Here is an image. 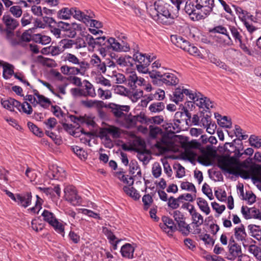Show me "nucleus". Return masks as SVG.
I'll return each instance as SVG.
<instances>
[{
	"instance_id": "nucleus-1",
	"label": "nucleus",
	"mask_w": 261,
	"mask_h": 261,
	"mask_svg": "<svg viewBox=\"0 0 261 261\" xmlns=\"http://www.w3.org/2000/svg\"><path fill=\"white\" fill-rule=\"evenodd\" d=\"M215 0H187L184 10L194 21L204 19L213 11Z\"/></svg>"
},
{
	"instance_id": "nucleus-2",
	"label": "nucleus",
	"mask_w": 261,
	"mask_h": 261,
	"mask_svg": "<svg viewBox=\"0 0 261 261\" xmlns=\"http://www.w3.org/2000/svg\"><path fill=\"white\" fill-rule=\"evenodd\" d=\"M154 10L149 11L152 18L158 23L170 25L178 16L173 6L163 0H156L153 3Z\"/></svg>"
},
{
	"instance_id": "nucleus-3",
	"label": "nucleus",
	"mask_w": 261,
	"mask_h": 261,
	"mask_svg": "<svg viewBox=\"0 0 261 261\" xmlns=\"http://www.w3.org/2000/svg\"><path fill=\"white\" fill-rule=\"evenodd\" d=\"M156 58L154 56H146L139 52L138 50L133 55V59L136 63V67L137 70L143 73H149L148 66L151 62Z\"/></svg>"
},
{
	"instance_id": "nucleus-4",
	"label": "nucleus",
	"mask_w": 261,
	"mask_h": 261,
	"mask_svg": "<svg viewBox=\"0 0 261 261\" xmlns=\"http://www.w3.org/2000/svg\"><path fill=\"white\" fill-rule=\"evenodd\" d=\"M149 76L153 79L152 82H156V80L162 82L167 86H175L179 82L177 77L171 73H163L162 71L153 70L149 73Z\"/></svg>"
},
{
	"instance_id": "nucleus-5",
	"label": "nucleus",
	"mask_w": 261,
	"mask_h": 261,
	"mask_svg": "<svg viewBox=\"0 0 261 261\" xmlns=\"http://www.w3.org/2000/svg\"><path fill=\"white\" fill-rule=\"evenodd\" d=\"M174 218L177 230L180 232L184 236H188L191 232V227L186 223V218L181 212L179 210H175L172 213H170Z\"/></svg>"
},
{
	"instance_id": "nucleus-6",
	"label": "nucleus",
	"mask_w": 261,
	"mask_h": 261,
	"mask_svg": "<svg viewBox=\"0 0 261 261\" xmlns=\"http://www.w3.org/2000/svg\"><path fill=\"white\" fill-rule=\"evenodd\" d=\"M65 199L74 206L81 204L82 200L81 197L77 194L75 188L72 186H67L64 189Z\"/></svg>"
},
{
	"instance_id": "nucleus-7",
	"label": "nucleus",
	"mask_w": 261,
	"mask_h": 261,
	"mask_svg": "<svg viewBox=\"0 0 261 261\" xmlns=\"http://www.w3.org/2000/svg\"><path fill=\"white\" fill-rule=\"evenodd\" d=\"M194 93L192 90L186 89L184 87H179L175 89L173 95L171 96V99L176 104L183 100L184 95L188 96L190 99L193 100Z\"/></svg>"
},
{
	"instance_id": "nucleus-8",
	"label": "nucleus",
	"mask_w": 261,
	"mask_h": 261,
	"mask_svg": "<svg viewBox=\"0 0 261 261\" xmlns=\"http://www.w3.org/2000/svg\"><path fill=\"white\" fill-rule=\"evenodd\" d=\"M57 26L62 29V31L66 32V35L70 38H74L76 35L77 31H81V24L76 23H68L62 21H59Z\"/></svg>"
},
{
	"instance_id": "nucleus-9",
	"label": "nucleus",
	"mask_w": 261,
	"mask_h": 261,
	"mask_svg": "<svg viewBox=\"0 0 261 261\" xmlns=\"http://www.w3.org/2000/svg\"><path fill=\"white\" fill-rule=\"evenodd\" d=\"M110 110L114 117L116 119H122L125 116V112H128L130 107L126 105H119L114 103H110L107 107Z\"/></svg>"
},
{
	"instance_id": "nucleus-10",
	"label": "nucleus",
	"mask_w": 261,
	"mask_h": 261,
	"mask_svg": "<svg viewBox=\"0 0 261 261\" xmlns=\"http://www.w3.org/2000/svg\"><path fill=\"white\" fill-rule=\"evenodd\" d=\"M80 9L76 7L63 8L58 12V18L61 19H68L72 16L75 19L81 18Z\"/></svg>"
},
{
	"instance_id": "nucleus-11",
	"label": "nucleus",
	"mask_w": 261,
	"mask_h": 261,
	"mask_svg": "<svg viewBox=\"0 0 261 261\" xmlns=\"http://www.w3.org/2000/svg\"><path fill=\"white\" fill-rule=\"evenodd\" d=\"M2 20L5 25V28L2 29L0 26L1 32L15 31L19 24L18 20L8 14H5L3 16Z\"/></svg>"
},
{
	"instance_id": "nucleus-12",
	"label": "nucleus",
	"mask_w": 261,
	"mask_h": 261,
	"mask_svg": "<svg viewBox=\"0 0 261 261\" xmlns=\"http://www.w3.org/2000/svg\"><path fill=\"white\" fill-rule=\"evenodd\" d=\"M85 39L88 45L93 48L96 46L99 47L108 46L107 43L109 42V38L105 36L94 38L91 35L88 34L85 36Z\"/></svg>"
},
{
	"instance_id": "nucleus-13",
	"label": "nucleus",
	"mask_w": 261,
	"mask_h": 261,
	"mask_svg": "<svg viewBox=\"0 0 261 261\" xmlns=\"http://www.w3.org/2000/svg\"><path fill=\"white\" fill-rule=\"evenodd\" d=\"M122 44L119 42L114 38H109V42L107 43L110 50L116 51L126 52L129 50L130 47L127 42L122 41Z\"/></svg>"
},
{
	"instance_id": "nucleus-14",
	"label": "nucleus",
	"mask_w": 261,
	"mask_h": 261,
	"mask_svg": "<svg viewBox=\"0 0 261 261\" xmlns=\"http://www.w3.org/2000/svg\"><path fill=\"white\" fill-rule=\"evenodd\" d=\"M65 171L57 165H52L47 173V176L51 179L62 180L66 177Z\"/></svg>"
},
{
	"instance_id": "nucleus-15",
	"label": "nucleus",
	"mask_w": 261,
	"mask_h": 261,
	"mask_svg": "<svg viewBox=\"0 0 261 261\" xmlns=\"http://www.w3.org/2000/svg\"><path fill=\"white\" fill-rule=\"evenodd\" d=\"M163 224H160V227L165 232H167L169 235H172L173 232L177 231L175 223L173 220L167 216H163L162 218Z\"/></svg>"
},
{
	"instance_id": "nucleus-16",
	"label": "nucleus",
	"mask_w": 261,
	"mask_h": 261,
	"mask_svg": "<svg viewBox=\"0 0 261 261\" xmlns=\"http://www.w3.org/2000/svg\"><path fill=\"white\" fill-rule=\"evenodd\" d=\"M4 33H5V39L11 46L15 47L20 45V41L18 32H15L14 31H12L4 32Z\"/></svg>"
},
{
	"instance_id": "nucleus-17",
	"label": "nucleus",
	"mask_w": 261,
	"mask_h": 261,
	"mask_svg": "<svg viewBox=\"0 0 261 261\" xmlns=\"http://www.w3.org/2000/svg\"><path fill=\"white\" fill-rule=\"evenodd\" d=\"M146 96V99L141 101L142 105L146 106L149 101L153 100H163L165 97V92L160 89H158L155 90H152L151 92Z\"/></svg>"
},
{
	"instance_id": "nucleus-18",
	"label": "nucleus",
	"mask_w": 261,
	"mask_h": 261,
	"mask_svg": "<svg viewBox=\"0 0 261 261\" xmlns=\"http://www.w3.org/2000/svg\"><path fill=\"white\" fill-rule=\"evenodd\" d=\"M194 99L193 100L195 101H198L197 105L200 108L205 107L207 109H210V108H213V105H212V102L209 98L206 97H203V95L200 92H194Z\"/></svg>"
},
{
	"instance_id": "nucleus-19",
	"label": "nucleus",
	"mask_w": 261,
	"mask_h": 261,
	"mask_svg": "<svg viewBox=\"0 0 261 261\" xmlns=\"http://www.w3.org/2000/svg\"><path fill=\"white\" fill-rule=\"evenodd\" d=\"M234 235L236 239L238 241L242 242L243 245L245 248H246L247 244L246 238L247 236L245 231V226L241 224L240 226L236 227L234 229Z\"/></svg>"
},
{
	"instance_id": "nucleus-20",
	"label": "nucleus",
	"mask_w": 261,
	"mask_h": 261,
	"mask_svg": "<svg viewBox=\"0 0 261 261\" xmlns=\"http://www.w3.org/2000/svg\"><path fill=\"white\" fill-rule=\"evenodd\" d=\"M32 198V196L31 192L17 194L16 202L18 205L26 208L31 204Z\"/></svg>"
},
{
	"instance_id": "nucleus-21",
	"label": "nucleus",
	"mask_w": 261,
	"mask_h": 261,
	"mask_svg": "<svg viewBox=\"0 0 261 261\" xmlns=\"http://www.w3.org/2000/svg\"><path fill=\"white\" fill-rule=\"evenodd\" d=\"M0 66L3 68V77L5 80L9 79L15 73L14 71V66L12 64L0 60Z\"/></svg>"
},
{
	"instance_id": "nucleus-22",
	"label": "nucleus",
	"mask_w": 261,
	"mask_h": 261,
	"mask_svg": "<svg viewBox=\"0 0 261 261\" xmlns=\"http://www.w3.org/2000/svg\"><path fill=\"white\" fill-rule=\"evenodd\" d=\"M128 85L132 89H136L138 86H141L144 82V79L137 76L136 74L132 72L127 77Z\"/></svg>"
},
{
	"instance_id": "nucleus-23",
	"label": "nucleus",
	"mask_w": 261,
	"mask_h": 261,
	"mask_svg": "<svg viewBox=\"0 0 261 261\" xmlns=\"http://www.w3.org/2000/svg\"><path fill=\"white\" fill-rule=\"evenodd\" d=\"M229 254L227 258L230 260H234L242 253L241 247L238 244H234L228 246Z\"/></svg>"
},
{
	"instance_id": "nucleus-24",
	"label": "nucleus",
	"mask_w": 261,
	"mask_h": 261,
	"mask_svg": "<svg viewBox=\"0 0 261 261\" xmlns=\"http://www.w3.org/2000/svg\"><path fill=\"white\" fill-rule=\"evenodd\" d=\"M134 251L135 248L130 244L126 243L121 247L120 252L123 257L130 259L134 257Z\"/></svg>"
},
{
	"instance_id": "nucleus-25",
	"label": "nucleus",
	"mask_w": 261,
	"mask_h": 261,
	"mask_svg": "<svg viewBox=\"0 0 261 261\" xmlns=\"http://www.w3.org/2000/svg\"><path fill=\"white\" fill-rule=\"evenodd\" d=\"M172 41L178 47L185 50L189 46V42L181 36H172Z\"/></svg>"
},
{
	"instance_id": "nucleus-26",
	"label": "nucleus",
	"mask_w": 261,
	"mask_h": 261,
	"mask_svg": "<svg viewBox=\"0 0 261 261\" xmlns=\"http://www.w3.org/2000/svg\"><path fill=\"white\" fill-rule=\"evenodd\" d=\"M215 118L217 120L218 124L221 127L230 128L231 126V119H229L227 116H222L218 113H215Z\"/></svg>"
},
{
	"instance_id": "nucleus-27",
	"label": "nucleus",
	"mask_w": 261,
	"mask_h": 261,
	"mask_svg": "<svg viewBox=\"0 0 261 261\" xmlns=\"http://www.w3.org/2000/svg\"><path fill=\"white\" fill-rule=\"evenodd\" d=\"M84 83V88L83 90H84V93L85 94L84 96L95 97L96 94L93 85L87 80H85Z\"/></svg>"
},
{
	"instance_id": "nucleus-28",
	"label": "nucleus",
	"mask_w": 261,
	"mask_h": 261,
	"mask_svg": "<svg viewBox=\"0 0 261 261\" xmlns=\"http://www.w3.org/2000/svg\"><path fill=\"white\" fill-rule=\"evenodd\" d=\"M183 198V195H179L177 198H174L173 196H170L168 198L167 205L172 210H176L179 207V202L182 201Z\"/></svg>"
},
{
	"instance_id": "nucleus-29",
	"label": "nucleus",
	"mask_w": 261,
	"mask_h": 261,
	"mask_svg": "<svg viewBox=\"0 0 261 261\" xmlns=\"http://www.w3.org/2000/svg\"><path fill=\"white\" fill-rule=\"evenodd\" d=\"M248 228L251 236L258 241H261V228L259 226L250 224Z\"/></svg>"
},
{
	"instance_id": "nucleus-30",
	"label": "nucleus",
	"mask_w": 261,
	"mask_h": 261,
	"mask_svg": "<svg viewBox=\"0 0 261 261\" xmlns=\"http://www.w3.org/2000/svg\"><path fill=\"white\" fill-rule=\"evenodd\" d=\"M80 12L81 13V18H77V20L82 21L87 25H88V22H89V21L93 18L95 17V15L93 12L90 10H86L85 13L82 12L80 10Z\"/></svg>"
},
{
	"instance_id": "nucleus-31",
	"label": "nucleus",
	"mask_w": 261,
	"mask_h": 261,
	"mask_svg": "<svg viewBox=\"0 0 261 261\" xmlns=\"http://www.w3.org/2000/svg\"><path fill=\"white\" fill-rule=\"evenodd\" d=\"M218 163L219 167L221 170L229 174H235V173L232 170L228 168V167L230 166L231 165V162L230 160L226 158H223L221 160H219Z\"/></svg>"
},
{
	"instance_id": "nucleus-32",
	"label": "nucleus",
	"mask_w": 261,
	"mask_h": 261,
	"mask_svg": "<svg viewBox=\"0 0 261 261\" xmlns=\"http://www.w3.org/2000/svg\"><path fill=\"white\" fill-rule=\"evenodd\" d=\"M209 60L211 63L215 64L217 66L224 69L226 71H229L230 68L224 62L221 61L219 59L217 58L215 55H212L209 57Z\"/></svg>"
},
{
	"instance_id": "nucleus-33",
	"label": "nucleus",
	"mask_w": 261,
	"mask_h": 261,
	"mask_svg": "<svg viewBox=\"0 0 261 261\" xmlns=\"http://www.w3.org/2000/svg\"><path fill=\"white\" fill-rule=\"evenodd\" d=\"M32 103L34 106L39 103L41 107L46 109L51 104V102L49 99L41 95L38 98V101L36 100L35 97H34L33 102H32Z\"/></svg>"
},
{
	"instance_id": "nucleus-34",
	"label": "nucleus",
	"mask_w": 261,
	"mask_h": 261,
	"mask_svg": "<svg viewBox=\"0 0 261 261\" xmlns=\"http://www.w3.org/2000/svg\"><path fill=\"white\" fill-rule=\"evenodd\" d=\"M193 227H199L203 223V218L202 215L196 212L191 217Z\"/></svg>"
},
{
	"instance_id": "nucleus-35",
	"label": "nucleus",
	"mask_w": 261,
	"mask_h": 261,
	"mask_svg": "<svg viewBox=\"0 0 261 261\" xmlns=\"http://www.w3.org/2000/svg\"><path fill=\"white\" fill-rule=\"evenodd\" d=\"M248 251L252 254L256 259L261 261V248L255 245H250L247 246Z\"/></svg>"
},
{
	"instance_id": "nucleus-36",
	"label": "nucleus",
	"mask_w": 261,
	"mask_h": 261,
	"mask_svg": "<svg viewBox=\"0 0 261 261\" xmlns=\"http://www.w3.org/2000/svg\"><path fill=\"white\" fill-rule=\"evenodd\" d=\"M123 191L127 195L135 200H138L140 197V195L134 187L124 186L123 187Z\"/></svg>"
},
{
	"instance_id": "nucleus-37",
	"label": "nucleus",
	"mask_w": 261,
	"mask_h": 261,
	"mask_svg": "<svg viewBox=\"0 0 261 261\" xmlns=\"http://www.w3.org/2000/svg\"><path fill=\"white\" fill-rule=\"evenodd\" d=\"M122 119H124L126 127L127 128L134 127L137 124L135 116H133L130 114H125Z\"/></svg>"
},
{
	"instance_id": "nucleus-38",
	"label": "nucleus",
	"mask_w": 261,
	"mask_h": 261,
	"mask_svg": "<svg viewBox=\"0 0 261 261\" xmlns=\"http://www.w3.org/2000/svg\"><path fill=\"white\" fill-rule=\"evenodd\" d=\"M197 204L201 211L208 215L210 213V208L207 201L202 198H197Z\"/></svg>"
},
{
	"instance_id": "nucleus-39",
	"label": "nucleus",
	"mask_w": 261,
	"mask_h": 261,
	"mask_svg": "<svg viewBox=\"0 0 261 261\" xmlns=\"http://www.w3.org/2000/svg\"><path fill=\"white\" fill-rule=\"evenodd\" d=\"M165 108V105L163 102H153L149 107V110L152 113H159Z\"/></svg>"
},
{
	"instance_id": "nucleus-40",
	"label": "nucleus",
	"mask_w": 261,
	"mask_h": 261,
	"mask_svg": "<svg viewBox=\"0 0 261 261\" xmlns=\"http://www.w3.org/2000/svg\"><path fill=\"white\" fill-rule=\"evenodd\" d=\"M62 60L64 61H68L69 62L76 65L80 63L79 59L74 55L70 53L64 54L62 57Z\"/></svg>"
},
{
	"instance_id": "nucleus-41",
	"label": "nucleus",
	"mask_w": 261,
	"mask_h": 261,
	"mask_svg": "<svg viewBox=\"0 0 261 261\" xmlns=\"http://www.w3.org/2000/svg\"><path fill=\"white\" fill-rule=\"evenodd\" d=\"M103 102L101 101L96 100H82L81 103L85 107L90 108L94 107H101Z\"/></svg>"
},
{
	"instance_id": "nucleus-42",
	"label": "nucleus",
	"mask_w": 261,
	"mask_h": 261,
	"mask_svg": "<svg viewBox=\"0 0 261 261\" xmlns=\"http://www.w3.org/2000/svg\"><path fill=\"white\" fill-rule=\"evenodd\" d=\"M234 134L235 136L238 138L239 141H241V144L242 145V140H246L248 138L247 135L243 134V129L238 125H235Z\"/></svg>"
},
{
	"instance_id": "nucleus-43",
	"label": "nucleus",
	"mask_w": 261,
	"mask_h": 261,
	"mask_svg": "<svg viewBox=\"0 0 261 261\" xmlns=\"http://www.w3.org/2000/svg\"><path fill=\"white\" fill-rule=\"evenodd\" d=\"M54 220V221L50 225L53 227L56 232L61 234L62 236H64L65 233L64 225L62 223L60 222L57 218Z\"/></svg>"
},
{
	"instance_id": "nucleus-44",
	"label": "nucleus",
	"mask_w": 261,
	"mask_h": 261,
	"mask_svg": "<svg viewBox=\"0 0 261 261\" xmlns=\"http://www.w3.org/2000/svg\"><path fill=\"white\" fill-rule=\"evenodd\" d=\"M71 149L79 158L81 159H87L88 154L82 148L77 146H72Z\"/></svg>"
},
{
	"instance_id": "nucleus-45",
	"label": "nucleus",
	"mask_w": 261,
	"mask_h": 261,
	"mask_svg": "<svg viewBox=\"0 0 261 261\" xmlns=\"http://www.w3.org/2000/svg\"><path fill=\"white\" fill-rule=\"evenodd\" d=\"M41 216L43 217L44 221L48 223L49 225L53 222L54 220L56 219L55 215L53 213L46 210L43 211Z\"/></svg>"
},
{
	"instance_id": "nucleus-46",
	"label": "nucleus",
	"mask_w": 261,
	"mask_h": 261,
	"mask_svg": "<svg viewBox=\"0 0 261 261\" xmlns=\"http://www.w3.org/2000/svg\"><path fill=\"white\" fill-rule=\"evenodd\" d=\"M232 6L234 8L237 14L238 15L241 21L244 20L246 18L249 17V13L247 11H245L242 8L236 5H232Z\"/></svg>"
},
{
	"instance_id": "nucleus-47",
	"label": "nucleus",
	"mask_w": 261,
	"mask_h": 261,
	"mask_svg": "<svg viewBox=\"0 0 261 261\" xmlns=\"http://www.w3.org/2000/svg\"><path fill=\"white\" fill-rule=\"evenodd\" d=\"M103 232L105 235L107 236V238L109 240L110 243L112 244L115 243V246H116L117 244L120 241L119 240H117V238L113 232L108 228H105L103 229Z\"/></svg>"
},
{
	"instance_id": "nucleus-48",
	"label": "nucleus",
	"mask_w": 261,
	"mask_h": 261,
	"mask_svg": "<svg viewBox=\"0 0 261 261\" xmlns=\"http://www.w3.org/2000/svg\"><path fill=\"white\" fill-rule=\"evenodd\" d=\"M229 29L236 43H237L239 41H240V40L243 39L242 36L236 27L234 26L229 25Z\"/></svg>"
},
{
	"instance_id": "nucleus-49",
	"label": "nucleus",
	"mask_w": 261,
	"mask_h": 261,
	"mask_svg": "<svg viewBox=\"0 0 261 261\" xmlns=\"http://www.w3.org/2000/svg\"><path fill=\"white\" fill-rule=\"evenodd\" d=\"M226 38L222 37L218 38V42L222 46H230L233 44V41L229 35H225Z\"/></svg>"
},
{
	"instance_id": "nucleus-50",
	"label": "nucleus",
	"mask_w": 261,
	"mask_h": 261,
	"mask_svg": "<svg viewBox=\"0 0 261 261\" xmlns=\"http://www.w3.org/2000/svg\"><path fill=\"white\" fill-rule=\"evenodd\" d=\"M261 137L259 136H256L255 135H251L249 142L251 146L259 148L261 147Z\"/></svg>"
},
{
	"instance_id": "nucleus-51",
	"label": "nucleus",
	"mask_w": 261,
	"mask_h": 261,
	"mask_svg": "<svg viewBox=\"0 0 261 261\" xmlns=\"http://www.w3.org/2000/svg\"><path fill=\"white\" fill-rule=\"evenodd\" d=\"M34 40L36 42L42 44H46L49 43L51 41V38L47 36H42L40 34L35 35Z\"/></svg>"
},
{
	"instance_id": "nucleus-52",
	"label": "nucleus",
	"mask_w": 261,
	"mask_h": 261,
	"mask_svg": "<svg viewBox=\"0 0 261 261\" xmlns=\"http://www.w3.org/2000/svg\"><path fill=\"white\" fill-rule=\"evenodd\" d=\"M138 170L137 174L139 175H141V171L139 167L138 162L136 160H132L129 164V172L132 174H134L135 171Z\"/></svg>"
},
{
	"instance_id": "nucleus-53",
	"label": "nucleus",
	"mask_w": 261,
	"mask_h": 261,
	"mask_svg": "<svg viewBox=\"0 0 261 261\" xmlns=\"http://www.w3.org/2000/svg\"><path fill=\"white\" fill-rule=\"evenodd\" d=\"M28 126L30 130L32 131L35 135L39 136V137H41L43 136V133L41 129L38 127L33 123L31 122H28Z\"/></svg>"
},
{
	"instance_id": "nucleus-54",
	"label": "nucleus",
	"mask_w": 261,
	"mask_h": 261,
	"mask_svg": "<svg viewBox=\"0 0 261 261\" xmlns=\"http://www.w3.org/2000/svg\"><path fill=\"white\" fill-rule=\"evenodd\" d=\"M233 152L234 156L232 157V158L237 159L240 158L244 153L247 155H252L253 153L254 150L252 148H248L244 151L243 153H241L240 152L239 149H237L235 147V149Z\"/></svg>"
},
{
	"instance_id": "nucleus-55",
	"label": "nucleus",
	"mask_w": 261,
	"mask_h": 261,
	"mask_svg": "<svg viewBox=\"0 0 261 261\" xmlns=\"http://www.w3.org/2000/svg\"><path fill=\"white\" fill-rule=\"evenodd\" d=\"M149 128V136L152 139L156 138L158 135L162 134L163 132L162 129L158 126H154L150 125Z\"/></svg>"
},
{
	"instance_id": "nucleus-56",
	"label": "nucleus",
	"mask_w": 261,
	"mask_h": 261,
	"mask_svg": "<svg viewBox=\"0 0 261 261\" xmlns=\"http://www.w3.org/2000/svg\"><path fill=\"white\" fill-rule=\"evenodd\" d=\"M210 32L213 33L221 34L225 36L229 35L227 29L222 25H219L215 27L210 31Z\"/></svg>"
},
{
	"instance_id": "nucleus-57",
	"label": "nucleus",
	"mask_w": 261,
	"mask_h": 261,
	"mask_svg": "<svg viewBox=\"0 0 261 261\" xmlns=\"http://www.w3.org/2000/svg\"><path fill=\"white\" fill-rule=\"evenodd\" d=\"M63 51V48L62 47L60 44L58 46L51 45L48 47V53L54 56L59 55Z\"/></svg>"
},
{
	"instance_id": "nucleus-58",
	"label": "nucleus",
	"mask_w": 261,
	"mask_h": 261,
	"mask_svg": "<svg viewBox=\"0 0 261 261\" xmlns=\"http://www.w3.org/2000/svg\"><path fill=\"white\" fill-rule=\"evenodd\" d=\"M180 188L182 190L196 193V189L193 184L188 181H182L180 185Z\"/></svg>"
},
{
	"instance_id": "nucleus-59",
	"label": "nucleus",
	"mask_w": 261,
	"mask_h": 261,
	"mask_svg": "<svg viewBox=\"0 0 261 261\" xmlns=\"http://www.w3.org/2000/svg\"><path fill=\"white\" fill-rule=\"evenodd\" d=\"M74 44H76L74 40L71 39H63L60 42V45L63 48V51L65 49L72 48Z\"/></svg>"
},
{
	"instance_id": "nucleus-60",
	"label": "nucleus",
	"mask_w": 261,
	"mask_h": 261,
	"mask_svg": "<svg viewBox=\"0 0 261 261\" xmlns=\"http://www.w3.org/2000/svg\"><path fill=\"white\" fill-rule=\"evenodd\" d=\"M226 55L232 60H235L238 56L241 55V52L237 49L230 48L226 50Z\"/></svg>"
},
{
	"instance_id": "nucleus-61",
	"label": "nucleus",
	"mask_w": 261,
	"mask_h": 261,
	"mask_svg": "<svg viewBox=\"0 0 261 261\" xmlns=\"http://www.w3.org/2000/svg\"><path fill=\"white\" fill-rule=\"evenodd\" d=\"M174 169L176 170V177L182 178L185 175V168L180 164H176L173 166Z\"/></svg>"
},
{
	"instance_id": "nucleus-62",
	"label": "nucleus",
	"mask_w": 261,
	"mask_h": 261,
	"mask_svg": "<svg viewBox=\"0 0 261 261\" xmlns=\"http://www.w3.org/2000/svg\"><path fill=\"white\" fill-rule=\"evenodd\" d=\"M132 89V94L131 95V98L133 101L136 102L143 96V90L141 89Z\"/></svg>"
},
{
	"instance_id": "nucleus-63",
	"label": "nucleus",
	"mask_w": 261,
	"mask_h": 261,
	"mask_svg": "<svg viewBox=\"0 0 261 261\" xmlns=\"http://www.w3.org/2000/svg\"><path fill=\"white\" fill-rule=\"evenodd\" d=\"M99 97L102 99H107L111 97L112 94L110 90H103L102 88H99L97 90Z\"/></svg>"
},
{
	"instance_id": "nucleus-64",
	"label": "nucleus",
	"mask_w": 261,
	"mask_h": 261,
	"mask_svg": "<svg viewBox=\"0 0 261 261\" xmlns=\"http://www.w3.org/2000/svg\"><path fill=\"white\" fill-rule=\"evenodd\" d=\"M162 173V168L159 163H154L152 168V173L155 178L160 176Z\"/></svg>"
}]
</instances>
